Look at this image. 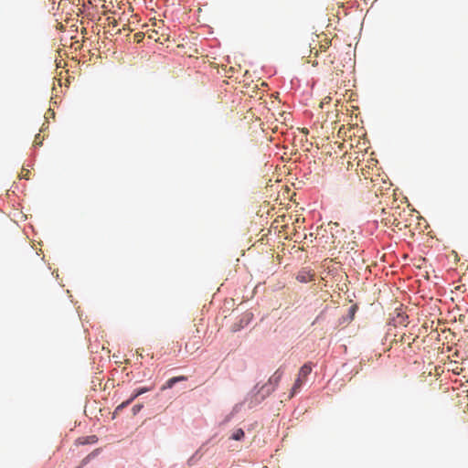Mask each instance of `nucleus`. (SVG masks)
I'll use <instances>...</instances> for the list:
<instances>
[{"mask_svg":"<svg viewBox=\"0 0 468 468\" xmlns=\"http://www.w3.org/2000/svg\"><path fill=\"white\" fill-rule=\"evenodd\" d=\"M187 341L186 342L185 348L188 353H194L201 346V336L199 330L195 325L189 329L186 335Z\"/></svg>","mask_w":468,"mask_h":468,"instance_id":"f257e3e1","label":"nucleus"},{"mask_svg":"<svg viewBox=\"0 0 468 468\" xmlns=\"http://www.w3.org/2000/svg\"><path fill=\"white\" fill-rule=\"evenodd\" d=\"M361 179L357 176H348L346 180L340 182L339 191L343 196H350L355 193Z\"/></svg>","mask_w":468,"mask_h":468,"instance_id":"f03ea898","label":"nucleus"},{"mask_svg":"<svg viewBox=\"0 0 468 468\" xmlns=\"http://www.w3.org/2000/svg\"><path fill=\"white\" fill-rule=\"evenodd\" d=\"M315 273L309 269H302L296 274V280L301 283H307L314 280Z\"/></svg>","mask_w":468,"mask_h":468,"instance_id":"7ed1b4c3","label":"nucleus"},{"mask_svg":"<svg viewBox=\"0 0 468 468\" xmlns=\"http://www.w3.org/2000/svg\"><path fill=\"white\" fill-rule=\"evenodd\" d=\"M312 372V367L310 364H304L299 371L297 380H304L306 379Z\"/></svg>","mask_w":468,"mask_h":468,"instance_id":"20e7f679","label":"nucleus"},{"mask_svg":"<svg viewBox=\"0 0 468 468\" xmlns=\"http://www.w3.org/2000/svg\"><path fill=\"white\" fill-rule=\"evenodd\" d=\"M98 439L95 435L86 436V437H80L76 441L78 444H93L97 442Z\"/></svg>","mask_w":468,"mask_h":468,"instance_id":"39448f33","label":"nucleus"},{"mask_svg":"<svg viewBox=\"0 0 468 468\" xmlns=\"http://www.w3.org/2000/svg\"><path fill=\"white\" fill-rule=\"evenodd\" d=\"M245 433L242 429H237L231 435V439L235 441H240L244 437Z\"/></svg>","mask_w":468,"mask_h":468,"instance_id":"423d86ee","label":"nucleus"},{"mask_svg":"<svg viewBox=\"0 0 468 468\" xmlns=\"http://www.w3.org/2000/svg\"><path fill=\"white\" fill-rule=\"evenodd\" d=\"M261 390L264 391L266 394H269L271 391L273 390L272 382L266 383L262 385L261 388Z\"/></svg>","mask_w":468,"mask_h":468,"instance_id":"0eeeda50","label":"nucleus"},{"mask_svg":"<svg viewBox=\"0 0 468 468\" xmlns=\"http://www.w3.org/2000/svg\"><path fill=\"white\" fill-rule=\"evenodd\" d=\"M331 44V41L327 38H324V42L320 44V51H326V49L329 48Z\"/></svg>","mask_w":468,"mask_h":468,"instance_id":"6e6552de","label":"nucleus"},{"mask_svg":"<svg viewBox=\"0 0 468 468\" xmlns=\"http://www.w3.org/2000/svg\"><path fill=\"white\" fill-rule=\"evenodd\" d=\"M401 343H407L409 346L411 345L410 336L403 335L400 338Z\"/></svg>","mask_w":468,"mask_h":468,"instance_id":"1a4fd4ad","label":"nucleus"},{"mask_svg":"<svg viewBox=\"0 0 468 468\" xmlns=\"http://www.w3.org/2000/svg\"><path fill=\"white\" fill-rule=\"evenodd\" d=\"M299 387H300V384L295 382L293 387L292 388V392L290 393L289 398H292L295 394V392L297 391Z\"/></svg>","mask_w":468,"mask_h":468,"instance_id":"9d476101","label":"nucleus"},{"mask_svg":"<svg viewBox=\"0 0 468 468\" xmlns=\"http://www.w3.org/2000/svg\"><path fill=\"white\" fill-rule=\"evenodd\" d=\"M331 100H332V99H331V97H329V96L325 97V98L321 101L320 106H321V107H323V106H324V104H328V103H330Z\"/></svg>","mask_w":468,"mask_h":468,"instance_id":"9b49d317","label":"nucleus"},{"mask_svg":"<svg viewBox=\"0 0 468 468\" xmlns=\"http://www.w3.org/2000/svg\"><path fill=\"white\" fill-rule=\"evenodd\" d=\"M185 379H186L185 377H173L169 380L176 381V380H185Z\"/></svg>","mask_w":468,"mask_h":468,"instance_id":"f8f14e48","label":"nucleus"},{"mask_svg":"<svg viewBox=\"0 0 468 468\" xmlns=\"http://www.w3.org/2000/svg\"><path fill=\"white\" fill-rule=\"evenodd\" d=\"M244 317L247 319V322H249L252 318V314L247 313L244 314Z\"/></svg>","mask_w":468,"mask_h":468,"instance_id":"ddd939ff","label":"nucleus"},{"mask_svg":"<svg viewBox=\"0 0 468 468\" xmlns=\"http://www.w3.org/2000/svg\"><path fill=\"white\" fill-rule=\"evenodd\" d=\"M134 37H135V38H136V40L139 42V41H141V39H142V37H143V35H141V34H135V35H134Z\"/></svg>","mask_w":468,"mask_h":468,"instance_id":"4468645a","label":"nucleus"},{"mask_svg":"<svg viewBox=\"0 0 468 468\" xmlns=\"http://www.w3.org/2000/svg\"><path fill=\"white\" fill-rule=\"evenodd\" d=\"M143 392H144V390L138 391V392L133 396V398H134V397L139 396V395H140L141 393H143Z\"/></svg>","mask_w":468,"mask_h":468,"instance_id":"2eb2a0df","label":"nucleus"},{"mask_svg":"<svg viewBox=\"0 0 468 468\" xmlns=\"http://www.w3.org/2000/svg\"><path fill=\"white\" fill-rule=\"evenodd\" d=\"M154 34L149 35V37H154Z\"/></svg>","mask_w":468,"mask_h":468,"instance_id":"dca6fc26","label":"nucleus"},{"mask_svg":"<svg viewBox=\"0 0 468 468\" xmlns=\"http://www.w3.org/2000/svg\"><path fill=\"white\" fill-rule=\"evenodd\" d=\"M154 34L149 35V37H154Z\"/></svg>","mask_w":468,"mask_h":468,"instance_id":"f3484780","label":"nucleus"}]
</instances>
